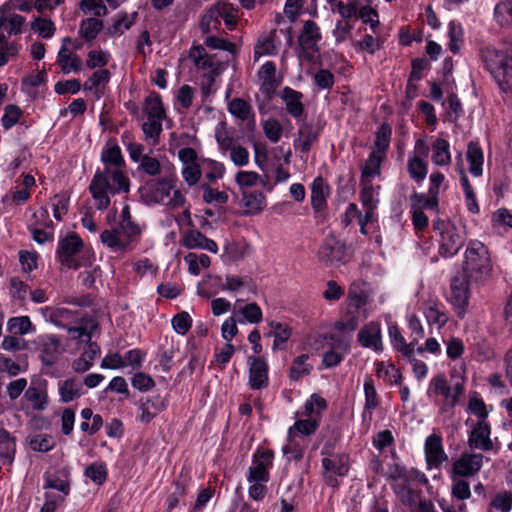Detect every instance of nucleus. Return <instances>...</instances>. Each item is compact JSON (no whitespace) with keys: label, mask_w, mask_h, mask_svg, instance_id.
<instances>
[{"label":"nucleus","mask_w":512,"mask_h":512,"mask_svg":"<svg viewBox=\"0 0 512 512\" xmlns=\"http://www.w3.org/2000/svg\"><path fill=\"white\" fill-rule=\"evenodd\" d=\"M130 181L119 168L97 170L89 185V191L96 202L98 210H105L110 206L109 194L128 192Z\"/></svg>","instance_id":"obj_1"},{"label":"nucleus","mask_w":512,"mask_h":512,"mask_svg":"<svg viewBox=\"0 0 512 512\" xmlns=\"http://www.w3.org/2000/svg\"><path fill=\"white\" fill-rule=\"evenodd\" d=\"M481 57L499 88L512 91V57L491 47L482 49Z\"/></svg>","instance_id":"obj_2"},{"label":"nucleus","mask_w":512,"mask_h":512,"mask_svg":"<svg viewBox=\"0 0 512 512\" xmlns=\"http://www.w3.org/2000/svg\"><path fill=\"white\" fill-rule=\"evenodd\" d=\"M490 270V260L488 250L483 243L479 241H470L465 251V260L463 263V272L473 276L476 274H486Z\"/></svg>","instance_id":"obj_3"},{"label":"nucleus","mask_w":512,"mask_h":512,"mask_svg":"<svg viewBox=\"0 0 512 512\" xmlns=\"http://www.w3.org/2000/svg\"><path fill=\"white\" fill-rule=\"evenodd\" d=\"M173 188L174 183L172 179L149 180L139 189L140 198L147 205L166 204Z\"/></svg>","instance_id":"obj_4"},{"label":"nucleus","mask_w":512,"mask_h":512,"mask_svg":"<svg viewBox=\"0 0 512 512\" xmlns=\"http://www.w3.org/2000/svg\"><path fill=\"white\" fill-rule=\"evenodd\" d=\"M83 241L76 233H69L58 243L56 256L62 266L67 269H78L80 263L75 256L82 250Z\"/></svg>","instance_id":"obj_5"},{"label":"nucleus","mask_w":512,"mask_h":512,"mask_svg":"<svg viewBox=\"0 0 512 512\" xmlns=\"http://www.w3.org/2000/svg\"><path fill=\"white\" fill-rule=\"evenodd\" d=\"M319 261L326 266H336L347 262L346 245L334 235H328L318 252Z\"/></svg>","instance_id":"obj_6"},{"label":"nucleus","mask_w":512,"mask_h":512,"mask_svg":"<svg viewBox=\"0 0 512 512\" xmlns=\"http://www.w3.org/2000/svg\"><path fill=\"white\" fill-rule=\"evenodd\" d=\"M441 241L439 253L444 257H451L458 253L465 243V237L461 231L453 224L441 223Z\"/></svg>","instance_id":"obj_7"},{"label":"nucleus","mask_w":512,"mask_h":512,"mask_svg":"<svg viewBox=\"0 0 512 512\" xmlns=\"http://www.w3.org/2000/svg\"><path fill=\"white\" fill-rule=\"evenodd\" d=\"M273 451L257 449L253 455V465L248 471L249 482H267L269 480V467L272 466Z\"/></svg>","instance_id":"obj_8"},{"label":"nucleus","mask_w":512,"mask_h":512,"mask_svg":"<svg viewBox=\"0 0 512 512\" xmlns=\"http://www.w3.org/2000/svg\"><path fill=\"white\" fill-rule=\"evenodd\" d=\"M249 385L253 390L268 386V365L263 357L249 356Z\"/></svg>","instance_id":"obj_9"},{"label":"nucleus","mask_w":512,"mask_h":512,"mask_svg":"<svg viewBox=\"0 0 512 512\" xmlns=\"http://www.w3.org/2000/svg\"><path fill=\"white\" fill-rule=\"evenodd\" d=\"M473 276L469 274H457L451 280V302L454 306L464 310L469 300V282Z\"/></svg>","instance_id":"obj_10"},{"label":"nucleus","mask_w":512,"mask_h":512,"mask_svg":"<svg viewBox=\"0 0 512 512\" xmlns=\"http://www.w3.org/2000/svg\"><path fill=\"white\" fill-rule=\"evenodd\" d=\"M358 341L365 348L382 351L381 328L378 322H369L358 333Z\"/></svg>","instance_id":"obj_11"},{"label":"nucleus","mask_w":512,"mask_h":512,"mask_svg":"<svg viewBox=\"0 0 512 512\" xmlns=\"http://www.w3.org/2000/svg\"><path fill=\"white\" fill-rule=\"evenodd\" d=\"M320 28L316 22L307 20L303 24L302 31L298 37V42L303 51L317 52V43L321 40Z\"/></svg>","instance_id":"obj_12"},{"label":"nucleus","mask_w":512,"mask_h":512,"mask_svg":"<svg viewBox=\"0 0 512 512\" xmlns=\"http://www.w3.org/2000/svg\"><path fill=\"white\" fill-rule=\"evenodd\" d=\"M490 425L485 421H479L470 433L468 444L472 449L489 451L493 448L490 439Z\"/></svg>","instance_id":"obj_13"},{"label":"nucleus","mask_w":512,"mask_h":512,"mask_svg":"<svg viewBox=\"0 0 512 512\" xmlns=\"http://www.w3.org/2000/svg\"><path fill=\"white\" fill-rule=\"evenodd\" d=\"M482 454H464L453 464V474L470 477L475 475L482 466Z\"/></svg>","instance_id":"obj_14"},{"label":"nucleus","mask_w":512,"mask_h":512,"mask_svg":"<svg viewBox=\"0 0 512 512\" xmlns=\"http://www.w3.org/2000/svg\"><path fill=\"white\" fill-rule=\"evenodd\" d=\"M190 58L199 70H203L204 74H220V64L215 61V57L209 55L203 46H195L190 50Z\"/></svg>","instance_id":"obj_15"},{"label":"nucleus","mask_w":512,"mask_h":512,"mask_svg":"<svg viewBox=\"0 0 512 512\" xmlns=\"http://www.w3.org/2000/svg\"><path fill=\"white\" fill-rule=\"evenodd\" d=\"M39 345L41 347L40 359L46 366H52L56 363L60 354V341L55 335L43 336Z\"/></svg>","instance_id":"obj_16"},{"label":"nucleus","mask_w":512,"mask_h":512,"mask_svg":"<svg viewBox=\"0 0 512 512\" xmlns=\"http://www.w3.org/2000/svg\"><path fill=\"white\" fill-rule=\"evenodd\" d=\"M425 454L427 463L436 467L447 459L442 447V439L440 436L432 434L427 437L425 441Z\"/></svg>","instance_id":"obj_17"},{"label":"nucleus","mask_w":512,"mask_h":512,"mask_svg":"<svg viewBox=\"0 0 512 512\" xmlns=\"http://www.w3.org/2000/svg\"><path fill=\"white\" fill-rule=\"evenodd\" d=\"M60 400L69 403L84 394L83 383L76 377H71L58 383Z\"/></svg>","instance_id":"obj_18"},{"label":"nucleus","mask_w":512,"mask_h":512,"mask_svg":"<svg viewBox=\"0 0 512 512\" xmlns=\"http://www.w3.org/2000/svg\"><path fill=\"white\" fill-rule=\"evenodd\" d=\"M281 98L286 104V109L290 115L298 118L304 113V106L301 102L303 94L290 87H285L281 92Z\"/></svg>","instance_id":"obj_19"},{"label":"nucleus","mask_w":512,"mask_h":512,"mask_svg":"<svg viewBox=\"0 0 512 512\" xmlns=\"http://www.w3.org/2000/svg\"><path fill=\"white\" fill-rule=\"evenodd\" d=\"M322 466L327 473L345 476L348 472V457L341 454H330L322 459Z\"/></svg>","instance_id":"obj_20"},{"label":"nucleus","mask_w":512,"mask_h":512,"mask_svg":"<svg viewBox=\"0 0 512 512\" xmlns=\"http://www.w3.org/2000/svg\"><path fill=\"white\" fill-rule=\"evenodd\" d=\"M467 161L469 163L470 173L475 177L481 176L484 156L483 151L478 142L471 141L468 143Z\"/></svg>","instance_id":"obj_21"},{"label":"nucleus","mask_w":512,"mask_h":512,"mask_svg":"<svg viewBox=\"0 0 512 512\" xmlns=\"http://www.w3.org/2000/svg\"><path fill=\"white\" fill-rule=\"evenodd\" d=\"M221 3L213 5L203 16L200 22L201 31L204 34L218 31L221 27Z\"/></svg>","instance_id":"obj_22"},{"label":"nucleus","mask_w":512,"mask_h":512,"mask_svg":"<svg viewBox=\"0 0 512 512\" xmlns=\"http://www.w3.org/2000/svg\"><path fill=\"white\" fill-rule=\"evenodd\" d=\"M165 403L159 397L146 398L145 401H141L140 409V421L143 423H149L159 412L164 410Z\"/></svg>","instance_id":"obj_23"},{"label":"nucleus","mask_w":512,"mask_h":512,"mask_svg":"<svg viewBox=\"0 0 512 512\" xmlns=\"http://www.w3.org/2000/svg\"><path fill=\"white\" fill-rule=\"evenodd\" d=\"M317 138L318 131L311 124H302L298 130V139L295 141V147L303 153H308Z\"/></svg>","instance_id":"obj_24"},{"label":"nucleus","mask_w":512,"mask_h":512,"mask_svg":"<svg viewBox=\"0 0 512 512\" xmlns=\"http://www.w3.org/2000/svg\"><path fill=\"white\" fill-rule=\"evenodd\" d=\"M326 189L328 186L324 179L321 176L316 177L311 187V205L316 212L323 210L326 205Z\"/></svg>","instance_id":"obj_25"},{"label":"nucleus","mask_w":512,"mask_h":512,"mask_svg":"<svg viewBox=\"0 0 512 512\" xmlns=\"http://www.w3.org/2000/svg\"><path fill=\"white\" fill-rule=\"evenodd\" d=\"M385 156L379 152H371L364 166L361 168L360 180L372 181L375 176L380 175L381 163Z\"/></svg>","instance_id":"obj_26"},{"label":"nucleus","mask_w":512,"mask_h":512,"mask_svg":"<svg viewBox=\"0 0 512 512\" xmlns=\"http://www.w3.org/2000/svg\"><path fill=\"white\" fill-rule=\"evenodd\" d=\"M368 302V296L364 291L349 293L347 311L348 314L359 315L362 318H367L366 305Z\"/></svg>","instance_id":"obj_27"},{"label":"nucleus","mask_w":512,"mask_h":512,"mask_svg":"<svg viewBox=\"0 0 512 512\" xmlns=\"http://www.w3.org/2000/svg\"><path fill=\"white\" fill-rule=\"evenodd\" d=\"M101 242L111 249L125 252L129 247V241L123 240L120 229L104 230L100 235Z\"/></svg>","instance_id":"obj_28"},{"label":"nucleus","mask_w":512,"mask_h":512,"mask_svg":"<svg viewBox=\"0 0 512 512\" xmlns=\"http://www.w3.org/2000/svg\"><path fill=\"white\" fill-rule=\"evenodd\" d=\"M265 196L261 191H253L244 193L242 204L246 208L244 215H256L264 208Z\"/></svg>","instance_id":"obj_29"},{"label":"nucleus","mask_w":512,"mask_h":512,"mask_svg":"<svg viewBox=\"0 0 512 512\" xmlns=\"http://www.w3.org/2000/svg\"><path fill=\"white\" fill-rule=\"evenodd\" d=\"M144 112L149 119L163 120L166 113L159 94L153 92L144 101Z\"/></svg>","instance_id":"obj_30"},{"label":"nucleus","mask_w":512,"mask_h":512,"mask_svg":"<svg viewBox=\"0 0 512 512\" xmlns=\"http://www.w3.org/2000/svg\"><path fill=\"white\" fill-rule=\"evenodd\" d=\"M449 142L443 138H437L432 144V161L435 165L444 166L451 162Z\"/></svg>","instance_id":"obj_31"},{"label":"nucleus","mask_w":512,"mask_h":512,"mask_svg":"<svg viewBox=\"0 0 512 512\" xmlns=\"http://www.w3.org/2000/svg\"><path fill=\"white\" fill-rule=\"evenodd\" d=\"M361 192L360 198L362 205L365 209L375 210L379 203L377 198L378 192L377 190L380 187L375 188L372 184V181L360 180Z\"/></svg>","instance_id":"obj_32"},{"label":"nucleus","mask_w":512,"mask_h":512,"mask_svg":"<svg viewBox=\"0 0 512 512\" xmlns=\"http://www.w3.org/2000/svg\"><path fill=\"white\" fill-rule=\"evenodd\" d=\"M58 62L64 74H68L72 70L79 72L82 69L79 56L76 54H69L66 46H62L58 52Z\"/></svg>","instance_id":"obj_33"},{"label":"nucleus","mask_w":512,"mask_h":512,"mask_svg":"<svg viewBox=\"0 0 512 512\" xmlns=\"http://www.w3.org/2000/svg\"><path fill=\"white\" fill-rule=\"evenodd\" d=\"M276 30L270 31L269 35L258 39L254 46V58L258 60L263 55H276L277 47L275 45Z\"/></svg>","instance_id":"obj_34"},{"label":"nucleus","mask_w":512,"mask_h":512,"mask_svg":"<svg viewBox=\"0 0 512 512\" xmlns=\"http://www.w3.org/2000/svg\"><path fill=\"white\" fill-rule=\"evenodd\" d=\"M26 400L31 403L34 410L42 411L48 404L47 393L43 388L29 386L24 394Z\"/></svg>","instance_id":"obj_35"},{"label":"nucleus","mask_w":512,"mask_h":512,"mask_svg":"<svg viewBox=\"0 0 512 512\" xmlns=\"http://www.w3.org/2000/svg\"><path fill=\"white\" fill-rule=\"evenodd\" d=\"M269 326L272 331L268 336L274 337L273 349H282L283 344H285L291 336V329L286 324L274 321L270 322Z\"/></svg>","instance_id":"obj_36"},{"label":"nucleus","mask_w":512,"mask_h":512,"mask_svg":"<svg viewBox=\"0 0 512 512\" xmlns=\"http://www.w3.org/2000/svg\"><path fill=\"white\" fill-rule=\"evenodd\" d=\"M449 49L453 54H457L464 42V32L462 25L457 21H451L448 25Z\"/></svg>","instance_id":"obj_37"},{"label":"nucleus","mask_w":512,"mask_h":512,"mask_svg":"<svg viewBox=\"0 0 512 512\" xmlns=\"http://www.w3.org/2000/svg\"><path fill=\"white\" fill-rule=\"evenodd\" d=\"M352 336L349 334H335L329 333L324 335V340L326 341L329 349L336 350L340 353H347L351 346Z\"/></svg>","instance_id":"obj_38"},{"label":"nucleus","mask_w":512,"mask_h":512,"mask_svg":"<svg viewBox=\"0 0 512 512\" xmlns=\"http://www.w3.org/2000/svg\"><path fill=\"white\" fill-rule=\"evenodd\" d=\"M392 128L389 124L383 123L377 130L374 142V150L372 152H379L385 156L389 148Z\"/></svg>","instance_id":"obj_39"},{"label":"nucleus","mask_w":512,"mask_h":512,"mask_svg":"<svg viewBox=\"0 0 512 512\" xmlns=\"http://www.w3.org/2000/svg\"><path fill=\"white\" fill-rule=\"evenodd\" d=\"M16 448L14 438L4 428L0 429V458L12 463Z\"/></svg>","instance_id":"obj_40"},{"label":"nucleus","mask_w":512,"mask_h":512,"mask_svg":"<svg viewBox=\"0 0 512 512\" xmlns=\"http://www.w3.org/2000/svg\"><path fill=\"white\" fill-rule=\"evenodd\" d=\"M228 111L241 121L254 117L251 106L242 98H234L228 105Z\"/></svg>","instance_id":"obj_41"},{"label":"nucleus","mask_w":512,"mask_h":512,"mask_svg":"<svg viewBox=\"0 0 512 512\" xmlns=\"http://www.w3.org/2000/svg\"><path fill=\"white\" fill-rule=\"evenodd\" d=\"M437 196L438 192H436V189L430 188L428 196L415 192L411 195V201L413 206H418L417 209H434L438 204Z\"/></svg>","instance_id":"obj_42"},{"label":"nucleus","mask_w":512,"mask_h":512,"mask_svg":"<svg viewBox=\"0 0 512 512\" xmlns=\"http://www.w3.org/2000/svg\"><path fill=\"white\" fill-rule=\"evenodd\" d=\"M103 23L97 18H87L81 22L80 33L87 42L94 40L98 33L102 30Z\"/></svg>","instance_id":"obj_43"},{"label":"nucleus","mask_w":512,"mask_h":512,"mask_svg":"<svg viewBox=\"0 0 512 512\" xmlns=\"http://www.w3.org/2000/svg\"><path fill=\"white\" fill-rule=\"evenodd\" d=\"M309 356L308 354H302L296 357L293 361L292 366L290 367V378L293 381L299 380L303 376H307L310 374L312 370V366L307 362Z\"/></svg>","instance_id":"obj_44"},{"label":"nucleus","mask_w":512,"mask_h":512,"mask_svg":"<svg viewBox=\"0 0 512 512\" xmlns=\"http://www.w3.org/2000/svg\"><path fill=\"white\" fill-rule=\"evenodd\" d=\"M28 443L32 450L48 452L53 449L55 442L48 434H36L28 437Z\"/></svg>","instance_id":"obj_45"},{"label":"nucleus","mask_w":512,"mask_h":512,"mask_svg":"<svg viewBox=\"0 0 512 512\" xmlns=\"http://www.w3.org/2000/svg\"><path fill=\"white\" fill-rule=\"evenodd\" d=\"M250 249V245L246 242L238 243V242H231L226 244L224 248V254L230 261H238L243 259L246 254L248 253V250Z\"/></svg>","instance_id":"obj_46"},{"label":"nucleus","mask_w":512,"mask_h":512,"mask_svg":"<svg viewBox=\"0 0 512 512\" xmlns=\"http://www.w3.org/2000/svg\"><path fill=\"white\" fill-rule=\"evenodd\" d=\"M84 474L98 485L107 479V469L104 463L94 462L85 468Z\"/></svg>","instance_id":"obj_47"},{"label":"nucleus","mask_w":512,"mask_h":512,"mask_svg":"<svg viewBox=\"0 0 512 512\" xmlns=\"http://www.w3.org/2000/svg\"><path fill=\"white\" fill-rule=\"evenodd\" d=\"M407 168L410 176L418 183L423 181L427 175V164L418 157L409 159Z\"/></svg>","instance_id":"obj_48"},{"label":"nucleus","mask_w":512,"mask_h":512,"mask_svg":"<svg viewBox=\"0 0 512 512\" xmlns=\"http://www.w3.org/2000/svg\"><path fill=\"white\" fill-rule=\"evenodd\" d=\"M365 392V410L373 411L377 408L378 395L374 386V381L371 376H367L364 382Z\"/></svg>","instance_id":"obj_49"},{"label":"nucleus","mask_w":512,"mask_h":512,"mask_svg":"<svg viewBox=\"0 0 512 512\" xmlns=\"http://www.w3.org/2000/svg\"><path fill=\"white\" fill-rule=\"evenodd\" d=\"M276 66L273 62H266L260 70V75L264 79V89L268 93L270 90L274 91L277 84L275 81Z\"/></svg>","instance_id":"obj_50"},{"label":"nucleus","mask_w":512,"mask_h":512,"mask_svg":"<svg viewBox=\"0 0 512 512\" xmlns=\"http://www.w3.org/2000/svg\"><path fill=\"white\" fill-rule=\"evenodd\" d=\"M244 317V320H238L240 323L247 321L252 324L259 323L262 320L263 314L260 306L257 303H249L239 309Z\"/></svg>","instance_id":"obj_51"},{"label":"nucleus","mask_w":512,"mask_h":512,"mask_svg":"<svg viewBox=\"0 0 512 512\" xmlns=\"http://www.w3.org/2000/svg\"><path fill=\"white\" fill-rule=\"evenodd\" d=\"M364 318H362L361 316L359 315H355V314H346V318L343 319V320H340V321H337L334 325V328L340 332H342V334H349L351 335V333L356 330V328L358 327L359 323L361 321H363Z\"/></svg>","instance_id":"obj_52"},{"label":"nucleus","mask_w":512,"mask_h":512,"mask_svg":"<svg viewBox=\"0 0 512 512\" xmlns=\"http://www.w3.org/2000/svg\"><path fill=\"white\" fill-rule=\"evenodd\" d=\"M101 160L106 167H108V165H114L116 168H119L124 164L121 150L117 145L110 146L104 150L101 155Z\"/></svg>","instance_id":"obj_53"},{"label":"nucleus","mask_w":512,"mask_h":512,"mask_svg":"<svg viewBox=\"0 0 512 512\" xmlns=\"http://www.w3.org/2000/svg\"><path fill=\"white\" fill-rule=\"evenodd\" d=\"M327 408V402L320 395L314 393L310 399L305 403V415L312 417L315 414H320Z\"/></svg>","instance_id":"obj_54"},{"label":"nucleus","mask_w":512,"mask_h":512,"mask_svg":"<svg viewBox=\"0 0 512 512\" xmlns=\"http://www.w3.org/2000/svg\"><path fill=\"white\" fill-rule=\"evenodd\" d=\"M32 323L27 316L12 317L7 323V328L11 333H19L24 335L29 332Z\"/></svg>","instance_id":"obj_55"},{"label":"nucleus","mask_w":512,"mask_h":512,"mask_svg":"<svg viewBox=\"0 0 512 512\" xmlns=\"http://www.w3.org/2000/svg\"><path fill=\"white\" fill-rule=\"evenodd\" d=\"M201 189L203 190V200L205 203L209 204L215 201L224 204L228 201L229 197L226 192L215 190L209 184L203 183Z\"/></svg>","instance_id":"obj_56"},{"label":"nucleus","mask_w":512,"mask_h":512,"mask_svg":"<svg viewBox=\"0 0 512 512\" xmlns=\"http://www.w3.org/2000/svg\"><path fill=\"white\" fill-rule=\"evenodd\" d=\"M430 389L434 393L444 396V398L450 404L451 387L447 384V381L443 374L437 375L431 380Z\"/></svg>","instance_id":"obj_57"},{"label":"nucleus","mask_w":512,"mask_h":512,"mask_svg":"<svg viewBox=\"0 0 512 512\" xmlns=\"http://www.w3.org/2000/svg\"><path fill=\"white\" fill-rule=\"evenodd\" d=\"M22 114L21 109L14 104L7 105L5 107L4 115L2 116L1 122L3 127L8 130L12 128L19 120Z\"/></svg>","instance_id":"obj_58"},{"label":"nucleus","mask_w":512,"mask_h":512,"mask_svg":"<svg viewBox=\"0 0 512 512\" xmlns=\"http://www.w3.org/2000/svg\"><path fill=\"white\" fill-rule=\"evenodd\" d=\"M192 325V319L190 315L183 311L176 314L172 319L173 329L180 335H185Z\"/></svg>","instance_id":"obj_59"},{"label":"nucleus","mask_w":512,"mask_h":512,"mask_svg":"<svg viewBox=\"0 0 512 512\" xmlns=\"http://www.w3.org/2000/svg\"><path fill=\"white\" fill-rule=\"evenodd\" d=\"M265 136L273 143H277L282 135V126L276 119H268L263 125Z\"/></svg>","instance_id":"obj_60"},{"label":"nucleus","mask_w":512,"mask_h":512,"mask_svg":"<svg viewBox=\"0 0 512 512\" xmlns=\"http://www.w3.org/2000/svg\"><path fill=\"white\" fill-rule=\"evenodd\" d=\"M491 506L501 512H510L512 509V493L508 491L497 493Z\"/></svg>","instance_id":"obj_61"},{"label":"nucleus","mask_w":512,"mask_h":512,"mask_svg":"<svg viewBox=\"0 0 512 512\" xmlns=\"http://www.w3.org/2000/svg\"><path fill=\"white\" fill-rule=\"evenodd\" d=\"M216 141L222 151L226 152L233 147V138L225 130V123L221 122L215 130Z\"/></svg>","instance_id":"obj_62"},{"label":"nucleus","mask_w":512,"mask_h":512,"mask_svg":"<svg viewBox=\"0 0 512 512\" xmlns=\"http://www.w3.org/2000/svg\"><path fill=\"white\" fill-rule=\"evenodd\" d=\"M31 27L46 39L51 38L55 32L54 23L48 19L36 18Z\"/></svg>","instance_id":"obj_63"},{"label":"nucleus","mask_w":512,"mask_h":512,"mask_svg":"<svg viewBox=\"0 0 512 512\" xmlns=\"http://www.w3.org/2000/svg\"><path fill=\"white\" fill-rule=\"evenodd\" d=\"M495 15L502 24L512 23V1H504L497 4Z\"/></svg>","instance_id":"obj_64"}]
</instances>
